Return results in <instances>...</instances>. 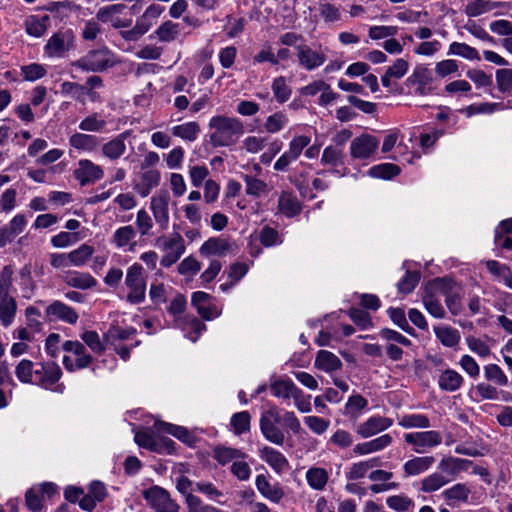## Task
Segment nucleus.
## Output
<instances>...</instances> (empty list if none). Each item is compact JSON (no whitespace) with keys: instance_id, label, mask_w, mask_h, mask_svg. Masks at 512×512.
Returning <instances> with one entry per match:
<instances>
[{"instance_id":"47","label":"nucleus","mask_w":512,"mask_h":512,"mask_svg":"<svg viewBox=\"0 0 512 512\" xmlns=\"http://www.w3.org/2000/svg\"><path fill=\"white\" fill-rule=\"evenodd\" d=\"M155 35L157 36L158 40L161 42H172L174 41L179 33V24L174 23L170 20H167L163 22L156 30Z\"/></svg>"},{"instance_id":"36","label":"nucleus","mask_w":512,"mask_h":512,"mask_svg":"<svg viewBox=\"0 0 512 512\" xmlns=\"http://www.w3.org/2000/svg\"><path fill=\"white\" fill-rule=\"evenodd\" d=\"M154 428L157 432L171 434L186 444L191 445L194 442V436L185 427L157 421Z\"/></svg>"},{"instance_id":"16","label":"nucleus","mask_w":512,"mask_h":512,"mask_svg":"<svg viewBox=\"0 0 512 512\" xmlns=\"http://www.w3.org/2000/svg\"><path fill=\"white\" fill-rule=\"evenodd\" d=\"M378 145L379 141L376 137L362 134L352 140L350 154L355 159H367L376 152Z\"/></svg>"},{"instance_id":"56","label":"nucleus","mask_w":512,"mask_h":512,"mask_svg":"<svg viewBox=\"0 0 512 512\" xmlns=\"http://www.w3.org/2000/svg\"><path fill=\"white\" fill-rule=\"evenodd\" d=\"M311 138L307 135H296L288 144L286 150L296 160L300 157L306 147L310 145Z\"/></svg>"},{"instance_id":"51","label":"nucleus","mask_w":512,"mask_h":512,"mask_svg":"<svg viewBox=\"0 0 512 512\" xmlns=\"http://www.w3.org/2000/svg\"><path fill=\"white\" fill-rule=\"evenodd\" d=\"M288 124V117L283 112H276L269 115L264 123L266 132L275 134L280 132Z\"/></svg>"},{"instance_id":"50","label":"nucleus","mask_w":512,"mask_h":512,"mask_svg":"<svg viewBox=\"0 0 512 512\" xmlns=\"http://www.w3.org/2000/svg\"><path fill=\"white\" fill-rule=\"evenodd\" d=\"M84 88V95L86 97V101L97 102L100 101V95L96 91L99 88L103 87V80L100 76L92 75L87 78L86 82L82 84Z\"/></svg>"},{"instance_id":"57","label":"nucleus","mask_w":512,"mask_h":512,"mask_svg":"<svg viewBox=\"0 0 512 512\" xmlns=\"http://www.w3.org/2000/svg\"><path fill=\"white\" fill-rule=\"evenodd\" d=\"M106 126V121L96 113L91 114L79 123V129L86 132H101Z\"/></svg>"},{"instance_id":"24","label":"nucleus","mask_w":512,"mask_h":512,"mask_svg":"<svg viewBox=\"0 0 512 512\" xmlns=\"http://www.w3.org/2000/svg\"><path fill=\"white\" fill-rule=\"evenodd\" d=\"M255 485L259 493L271 502L279 503L284 497V491L278 483H270L265 475L256 477Z\"/></svg>"},{"instance_id":"38","label":"nucleus","mask_w":512,"mask_h":512,"mask_svg":"<svg viewBox=\"0 0 512 512\" xmlns=\"http://www.w3.org/2000/svg\"><path fill=\"white\" fill-rule=\"evenodd\" d=\"M299 388L290 379H276L271 382L270 390L273 396L281 399L293 398Z\"/></svg>"},{"instance_id":"9","label":"nucleus","mask_w":512,"mask_h":512,"mask_svg":"<svg viewBox=\"0 0 512 512\" xmlns=\"http://www.w3.org/2000/svg\"><path fill=\"white\" fill-rule=\"evenodd\" d=\"M135 442L146 449L158 453L172 454L175 450L174 441L157 435L154 431H140L135 434Z\"/></svg>"},{"instance_id":"3","label":"nucleus","mask_w":512,"mask_h":512,"mask_svg":"<svg viewBox=\"0 0 512 512\" xmlns=\"http://www.w3.org/2000/svg\"><path fill=\"white\" fill-rule=\"evenodd\" d=\"M155 245L163 252L160 263L164 267L172 266L185 253L184 239L178 232L159 236Z\"/></svg>"},{"instance_id":"27","label":"nucleus","mask_w":512,"mask_h":512,"mask_svg":"<svg viewBox=\"0 0 512 512\" xmlns=\"http://www.w3.org/2000/svg\"><path fill=\"white\" fill-rule=\"evenodd\" d=\"M393 442V438L389 434H383L370 441L358 443L354 446L353 451L357 455H368L382 451L389 447Z\"/></svg>"},{"instance_id":"26","label":"nucleus","mask_w":512,"mask_h":512,"mask_svg":"<svg viewBox=\"0 0 512 512\" xmlns=\"http://www.w3.org/2000/svg\"><path fill=\"white\" fill-rule=\"evenodd\" d=\"M69 145L77 151L92 153L98 149L100 140L95 135L76 132L69 137Z\"/></svg>"},{"instance_id":"19","label":"nucleus","mask_w":512,"mask_h":512,"mask_svg":"<svg viewBox=\"0 0 512 512\" xmlns=\"http://www.w3.org/2000/svg\"><path fill=\"white\" fill-rule=\"evenodd\" d=\"M45 314L49 321L60 320L68 324H75L79 317L72 307L58 300L47 306Z\"/></svg>"},{"instance_id":"8","label":"nucleus","mask_w":512,"mask_h":512,"mask_svg":"<svg viewBox=\"0 0 512 512\" xmlns=\"http://www.w3.org/2000/svg\"><path fill=\"white\" fill-rule=\"evenodd\" d=\"M143 497L151 508L157 512H179V504L171 498L168 491L160 486H153L143 491Z\"/></svg>"},{"instance_id":"43","label":"nucleus","mask_w":512,"mask_h":512,"mask_svg":"<svg viewBox=\"0 0 512 512\" xmlns=\"http://www.w3.org/2000/svg\"><path fill=\"white\" fill-rule=\"evenodd\" d=\"M380 465L378 458H371L369 460L360 461L352 464L346 472V478L349 480H359L367 474V472Z\"/></svg>"},{"instance_id":"49","label":"nucleus","mask_w":512,"mask_h":512,"mask_svg":"<svg viewBox=\"0 0 512 512\" xmlns=\"http://www.w3.org/2000/svg\"><path fill=\"white\" fill-rule=\"evenodd\" d=\"M94 253V248L88 244H82L77 249L69 252L71 265L81 267L85 265Z\"/></svg>"},{"instance_id":"55","label":"nucleus","mask_w":512,"mask_h":512,"mask_svg":"<svg viewBox=\"0 0 512 512\" xmlns=\"http://www.w3.org/2000/svg\"><path fill=\"white\" fill-rule=\"evenodd\" d=\"M399 173V167L391 163L376 165L370 168L369 170L370 176L383 179H391L392 177L398 175Z\"/></svg>"},{"instance_id":"34","label":"nucleus","mask_w":512,"mask_h":512,"mask_svg":"<svg viewBox=\"0 0 512 512\" xmlns=\"http://www.w3.org/2000/svg\"><path fill=\"white\" fill-rule=\"evenodd\" d=\"M278 210L287 217H294L300 213L301 204L292 192L283 191L278 199Z\"/></svg>"},{"instance_id":"6","label":"nucleus","mask_w":512,"mask_h":512,"mask_svg":"<svg viewBox=\"0 0 512 512\" xmlns=\"http://www.w3.org/2000/svg\"><path fill=\"white\" fill-rule=\"evenodd\" d=\"M404 441L416 454H425L442 444V434L437 430L410 432L404 434Z\"/></svg>"},{"instance_id":"2","label":"nucleus","mask_w":512,"mask_h":512,"mask_svg":"<svg viewBox=\"0 0 512 512\" xmlns=\"http://www.w3.org/2000/svg\"><path fill=\"white\" fill-rule=\"evenodd\" d=\"M119 63L117 55L108 47L102 46L97 49L89 50L78 60L72 62V67L82 72H103L113 68Z\"/></svg>"},{"instance_id":"10","label":"nucleus","mask_w":512,"mask_h":512,"mask_svg":"<svg viewBox=\"0 0 512 512\" xmlns=\"http://www.w3.org/2000/svg\"><path fill=\"white\" fill-rule=\"evenodd\" d=\"M74 46L72 32H58L53 34L44 46L45 54L50 58H62Z\"/></svg>"},{"instance_id":"62","label":"nucleus","mask_w":512,"mask_h":512,"mask_svg":"<svg viewBox=\"0 0 512 512\" xmlns=\"http://www.w3.org/2000/svg\"><path fill=\"white\" fill-rule=\"evenodd\" d=\"M368 406V400L360 394L351 395L346 402L345 409L347 413L357 417L361 411Z\"/></svg>"},{"instance_id":"1","label":"nucleus","mask_w":512,"mask_h":512,"mask_svg":"<svg viewBox=\"0 0 512 512\" xmlns=\"http://www.w3.org/2000/svg\"><path fill=\"white\" fill-rule=\"evenodd\" d=\"M209 139L214 147H229L235 145L244 134L243 123L235 117L225 115L213 116L208 124Z\"/></svg>"},{"instance_id":"53","label":"nucleus","mask_w":512,"mask_h":512,"mask_svg":"<svg viewBox=\"0 0 512 512\" xmlns=\"http://www.w3.org/2000/svg\"><path fill=\"white\" fill-rule=\"evenodd\" d=\"M449 55L461 56L468 60H480L478 51L466 43L453 42L449 46Z\"/></svg>"},{"instance_id":"5","label":"nucleus","mask_w":512,"mask_h":512,"mask_svg":"<svg viewBox=\"0 0 512 512\" xmlns=\"http://www.w3.org/2000/svg\"><path fill=\"white\" fill-rule=\"evenodd\" d=\"M140 264H133L127 269L125 285L129 289L127 301L131 304H140L146 297V279Z\"/></svg>"},{"instance_id":"20","label":"nucleus","mask_w":512,"mask_h":512,"mask_svg":"<svg viewBox=\"0 0 512 512\" xmlns=\"http://www.w3.org/2000/svg\"><path fill=\"white\" fill-rule=\"evenodd\" d=\"M137 231L131 225L119 227L112 235L111 241L118 248L124 251L133 252L136 248Z\"/></svg>"},{"instance_id":"40","label":"nucleus","mask_w":512,"mask_h":512,"mask_svg":"<svg viewBox=\"0 0 512 512\" xmlns=\"http://www.w3.org/2000/svg\"><path fill=\"white\" fill-rule=\"evenodd\" d=\"M329 479L328 472L321 467H312L306 472V481L310 488L318 491L325 489Z\"/></svg>"},{"instance_id":"11","label":"nucleus","mask_w":512,"mask_h":512,"mask_svg":"<svg viewBox=\"0 0 512 512\" xmlns=\"http://www.w3.org/2000/svg\"><path fill=\"white\" fill-rule=\"evenodd\" d=\"M73 176L81 186H86L101 180L104 177V170L89 159H81L77 162Z\"/></svg>"},{"instance_id":"15","label":"nucleus","mask_w":512,"mask_h":512,"mask_svg":"<svg viewBox=\"0 0 512 512\" xmlns=\"http://www.w3.org/2000/svg\"><path fill=\"white\" fill-rule=\"evenodd\" d=\"M296 55L299 65L308 71L322 66L327 59L322 50H314L307 44L297 45Z\"/></svg>"},{"instance_id":"13","label":"nucleus","mask_w":512,"mask_h":512,"mask_svg":"<svg viewBox=\"0 0 512 512\" xmlns=\"http://www.w3.org/2000/svg\"><path fill=\"white\" fill-rule=\"evenodd\" d=\"M125 6L122 4H111L98 9L96 19L102 23H110L115 29L128 28L132 24V19H123L120 14Z\"/></svg>"},{"instance_id":"44","label":"nucleus","mask_w":512,"mask_h":512,"mask_svg":"<svg viewBox=\"0 0 512 512\" xmlns=\"http://www.w3.org/2000/svg\"><path fill=\"white\" fill-rule=\"evenodd\" d=\"M171 132L175 137L193 142L197 139L200 133V126L194 121L186 122L184 124L173 126Z\"/></svg>"},{"instance_id":"33","label":"nucleus","mask_w":512,"mask_h":512,"mask_svg":"<svg viewBox=\"0 0 512 512\" xmlns=\"http://www.w3.org/2000/svg\"><path fill=\"white\" fill-rule=\"evenodd\" d=\"M17 312V302L9 293H4L0 298V323L4 327L10 326Z\"/></svg>"},{"instance_id":"63","label":"nucleus","mask_w":512,"mask_h":512,"mask_svg":"<svg viewBox=\"0 0 512 512\" xmlns=\"http://www.w3.org/2000/svg\"><path fill=\"white\" fill-rule=\"evenodd\" d=\"M424 306L427 310V312L435 317V318H444L445 316V310L440 302V299H438L433 294H428L423 298Z\"/></svg>"},{"instance_id":"58","label":"nucleus","mask_w":512,"mask_h":512,"mask_svg":"<svg viewBox=\"0 0 512 512\" xmlns=\"http://www.w3.org/2000/svg\"><path fill=\"white\" fill-rule=\"evenodd\" d=\"M184 323L185 326L183 327V330H189L186 336L193 342H195L199 335L206 329L205 324L195 317L187 316Z\"/></svg>"},{"instance_id":"14","label":"nucleus","mask_w":512,"mask_h":512,"mask_svg":"<svg viewBox=\"0 0 512 512\" xmlns=\"http://www.w3.org/2000/svg\"><path fill=\"white\" fill-rule=\"evenodd\" d=\"M393 425V419L381 415H373L356 427V433L363 439L375 436Z\"/></svg>"},{"instance_id":"48","label":"nucleus","mask_w":512,"mask_h":512,"mask_svg":"<svg viewBox=\"0 0 512 512\" xmlns=\"http://www.w3.org/2000/svg\"><path fill=\"white\" fill-rule=\"evenodd\" d=\"M386 504L396 512H408L415 506L414 501L403 493L389 496L386 499Z\"/></svg>"},{"instance_id":"35","label":"nucleus","mask_w":512,"mask_h":512,"mask_svg":"<svg viewBox=\"0 0 512 512\" xmlns=\"http://www.w3.org/2000/svg\"><path fill=\"white\" fill-rule=\"evenodd\" d=\"M63 350L75 356L76 367L78 369L86 368L92 362V356L86 353L85 347L78 341H66L63 344Z\"/></svg>"},{"instance_id":"25","label":"nucleus","mask_w":512,"mask_h":512,"mask_svg":"<svg viewBox=\"0 0 512 512\" xmlns=\"http://www.w3.org/2000/svg\"><path fill=\"white\" fill-rule=\"evenodd\" d=\"M435 463L433 456H416L403 464L404 478L418 476L428 471Z\"/></svg>"},{"instance_id":"54","label":"nucleus","mask_w":512,"mask_h":512,"mask_svg":"<svg viewBox=\"0 0 512 512\" xmlns=\"http://www.w3.org/2000/svg\"><path fill=\"white\" fill-rule=\"evenodd\" d=\"M48 21V17H38V16H30L25 23L26 32L33 37L42 36L46 29V22Z\"/></svg>"},{"instance_id":"29","label":"nucleus","mask_w":512,"mask_h":512,"mask_svg":"<svg viewBox=\"0 0 512 512\" xmlns=\"http://www.w3.org/2000/svg\"><path fill=\"white\" fill-rule=\"evenodd\" d=\"M315 368L325 373L331 374L342 368V361L334 353L328 350H319L315 357Z\"/></svg>"},{"instance_id":"31","label":"nucleus","mask_w":512,"mask_h":512,"mask_svg":"<svg viewBox=\"0 0 512 512\" xmlns=\"http://www.w3.org/2000/svg\"><path fill=\"white\" fill-rule=\"evenodd\" d=\"M470 494L471 489L466 483H456L450 488L445 489L441 495L448 505H457L467 503Z\"/></svg>"},{"instance_id":"41","label":"nucleus","mask_w":512,"mask_h":512,"mask_svg":"<svg viewBox=\"0 0 512 512\" xmlns=\"http://www.w3.org/2000/svg\"><path fill=\"white\" fill-rule=\"evenodd\" d=\"M434 333L442 345L446 347H455L460 342V333L457 329L449 326H435Z\"/></svg>"},{"instance_id":"7","label":"nucleus","mask_w":512,"mask_h":512,"mask_svg":"<svg viewBox=\"0 0 512 512\" xmlns=\"http://www.w3.org/2000/svg\"><path fill=\"white\" fill-rule=\"evenodd\" d=\"M281 414L277 407L272 406L265 411L260 418V429L266 440L276 445H283L285 441L284 432L279 428Z\"/></svg>"},{"instance_id":"22","label":"nucleus","mask_w":512,"mask_h":512,"mask_svg":"<svg viewBox=\"0 0 512 512\" xmlns=\"http://www.w3.org/2000/svg\"><path fill=\"white\" fill-rule=\"evenodd\" d=\"M259 456L278 474L290 468L287 458L280 451L272 447L264 446L259 449Z\"/></svg>"},{"instance_id":"4","label":"nucleus","mask_w":512,"mask_h":512,"mask_svg":"<svg viewBox=\"0 0 512 512\" xmlns=\"http://www.w3.org/2000/svg\"><path fill=\"white\" fill-rule=\"evenodd\" d=\"M164 10L165 8L159 4H150L143 14L136 19L134 27L121 31L120 35L126 41H137L150 30Z\"/></svg>"},{"instance_id":"39","label":"nucleus","mask_w":512,"mask_h":512,"mask_svg":"<svg viewBox=\"0 0 512 512\" xmlns=\"http://www.w3.org/2000/svg\"><path fill=\"white\" fill-rule=\"evenodd\" d=\"M398 425L404 429H427L431 426V423L425 414L410 413L400 416Z\"/></svg>"},{"instance_id":"42","label":"nucleus","mask_w":512,"mask_h":512,"mask_svg":"<svg viewBox=\"0 0 512 512\" xmlns=\"http://www.w3.org/2000/svg\"><path fill=\"white\" fill-rule=\"evenodd\" d=\"M245 192L249 196L261 197L267 195L270 191L268 184L252 175H244Z\"/></svg>"},{"instance_id":"45","label":"nucleus","mask_w":512,"mask_h":512,"mask_svg":"<svg viewBox=\"0 0 512 512\" xmlns=\"http://www.w3.org/2000/svg\"><path fill=\"white\" fill-rule=\"evenodd\" d=\"M214 459L221 465L234 462L238 459H245L246 454L239 449L219 446L214 449Z\"/></svg>"},{"instance_id":"61","label":"nucleus","mask_w":512,"mask_h":512,"mask_svg":"<svg viewBox=\"0 0 512 512\" xmlns=\"http://www.w3.org/2000/svg\"><path fill=\"white\" fill-rule=\"evenodd\" d=\"M272 91L274 93L276 100L279 103L286 102L291 95V89L288 87L285 78L282 76L277 77L273 80Z\"/></svg>"},{"instance_id":"18","label":"nucleus","mask_w":512,"mask_h":512,"mask_svg":"<svg viewBox=\"0 0 512 512\" xmlns=\"http://www.w3.org/2000/svg\"><path fill=\"white\" fill-rule=\"evenodd\" d=\"M169 194L167 192L159 193L151 198L150 209L156 223L166 229L169 223Z\"/></svg>"},{"instance_id":"23","label":"nucleus","mask_w":512,"mask_h":512,"mask_svg":"<svg viewBox=\"0 0 512 512\" xmlns=\"http://www.w3.org/2000/svg\"><path fill=\"white\" fill-rule=\"evenodd\" d=\"M64 283L72 288L87 290L97 285V280L88 272L69 270L62 276Z\"/></svg>"},{"instance_id":"46","label":"nucleus","mask_w":512,"mask_h":512,"mask_svg":"<svg viewBox=\"0 0 512 512\" xmlns=\"http://www.w3.org/2000/svg\"><path fill=\"white\" fill-rule=\"evenodd\" d=\"M500 5L501 3L499 2H491L487 0H471L465 6V13L469 17H477L499 7Z\"/></svg>"},{"instance_id":"59","label":"nucleus","mask_w":512,"mask_h":512,"mask_svg":"<svg viewBox=\"0 0 512 512\" xmlns=\"http://www.w3.org/2000/svg\"><path fill=\"white\" fill-rule=\"evenodd\" d=\"M33 363L30 360L23 359L16 366L15 374L23 383H33L34 381Z\"/></svg>"},{"instance_id":"12","label":"nucleus","mask_w":512,"mask_h":512,"mask_svg":"<svg viewBox=\"0 0 512 512\" xmlns=\"http://www.w3.org/2000/svg\"><path fill=\"white\" fill-rule=\"evenodd\" d=\"M62 377V370L55 362L38 363L34 370L33 384L50 389Z\"/></svg>"},{"instance_id":"21","label":"nucleus","mask_w":512,"mask_h":512,"mask_svg":"<svg viewBox=\"0 0 512 512\" xmlns=\"http://www.w3.org/2000/svg\"><path fill=\"white\" fill-rule=\"evenodd\" d=\"M130 135V131H124L104 143L101 147L103 156L112 161L122 157L126 152V140Z\"/></svg>"},{"instance_id":"64","label":"nucleus","mask_w":512,"mask_h":512,"mask_svg":"<svg viewBox=\"0 0 512 512\" xmlns=\"http://www.w3.org/2000/svg\"><path fill=\"white\" fill-rule=\"evenodd\" d=\"M188 512H214L215 506L204 503L201 498L194 494L186 495Z\"/></svg>"},{"instance_id":"32","label":"nucleus","mask_w":512,"mask_h":512,"mask_svg":"<svg viewBox=\"0 0 512 512\" xmlns=\"http://www.w3.org/2000/svg\"><path fill=\"white\" fill-rule=\"evenodd\" d=\"M161 181V174L156 169L144 171L140 176V182L135 185V190L141 197H147L151 191L158 187Z\"/></svg>"},{"instance_id":"30","label":"nucleus","mask_w":512,"mask_h":512,"mask_svg":"<svg viewBox=\"0 0 512 512\" xmlns=\"http://www.w3.org/2000/svg\"><path fill=\"white\" fill-rule=\"evenodd\" d=\"M464 384V377L456 370L448 368L439 374L438 386L446 392H455Z\"/></svg>"},{"instance_id":"28","label":"nucleus","mask_w":512,"mask_h":512,"mask_svg":"<svg viewBox=\"0 0 512 512\" xmlns=\"http://www.w3.org/2000/svg\"><path fill=\"white\" fill-rule=\"evenodd\" d=\"M209 299L210 295L202 291H197L192 294V305L205 320H212L220 315V312L215 306L208 304Z\"/></svg>"},{"instance_id":"17","label":"nucleus","mask_w":512,"mask_h":512,"mask_svg":"<svg viewBox=\"0 0 512 512\" xmlns=\"http://www.w3.org/2000/svg\"><path fill=\"white\" fill-rule=\"evenodd\" d=\"M235 249L236 244L230 239L223 237H211L200 247V254L206 257L225 256L228 253L234 252Z\"/></svg>"},{"instance_id":"52","label":"nucleus","mask_w":512,"mask_h":512,"mask_svg":"<svg viewBox=\"0 0 512 512\" xmlns=\"http://www.w3.org/2000/svg\"><path fill=\"white\" fill-rule=\"evenodd\" d=\"M449 481L450 480L446 479L441 473L434 472L422 480L421 490L425 493H431L439 490Z\"/></svg>"},{"instance_id":"60","label":"nucleus","mask_w":512,"mask_h":512,"mask_svg":"<svg viewBox=\"0 0 512 512\" xmlns=\"http://www.w3.org/2000/svg\"><path fill=\"white\" fill-rule=\"evenodd\" d=\"M185 151L181 146L174 147L167 154H164V160L167 168L171 170L180 169L183 164Z\"/></svg>"},{"instance_id":"37","label":"nucleus","mask_w":512,"mask_h":512,"mask_svg":"<svg viewBox=\"0 0 512 512\" xmlns=\"http://www.w3.org/2000/svg\"><path fill=\"white\" fill-rule=\"evenodd\" d=\"M473 462L467 459L448 457L441 460L439 463V469L442 472L455 477L459 473L468 470L472 466Z\"/></svg>"}]
</instances>
